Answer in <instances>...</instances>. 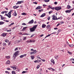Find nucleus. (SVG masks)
Returning <instances> with one entry per match:
<instances>
[{"instance_id": "nucleus-1", "label": "nucleus", "mask_w": 74, "mask_h": 74, "mask_svg": "<svg viewBox=\"0 0 74 74\" xmlns=\"http://www.w3.org/2000/svg\"><path fill=\"white\" fill-rule=\"evenodd\" d=\"M38 25H36L33 26V27L30 28V30L31 32H34L35 31V30H36V29L37 28V26Z\"/></svg>"}, {"instance_id": "nucleus-2", "label": "nucleus", "mask_w": 74, "mask_h": 74, "mask_svg": "<svg viewBox=\"0 0 74 74\" xmlns=\"http://www.w3.org/2000/svg\"><path fill=\"white\" fill-rule=\"evenodd\" d=\"M18 55H19V51H17L16 52L14 53L13 56V59H15L16 57L17 56H18Z\"/></svg>"}, {"instance_id": "nucleus-3", "label": "nucleus", "mask_w": 74, "mask_h": 74, "mask_svg": "<svg viewBox=\"0 0 74 74\" xmlns=\"http://www.w3.org/2000/svg\"><path fill=\"white\" fill-rule=\"evenodd\" d=\"M13 11V10H10V11L8 13V16L9 18H10L11 17V12Z\"/></svg>"}, {"instance_id": "nucleus-4", "label": "nucleus", "mask_w": 74, "mask_h": 74, "mask_svg": "<svg viewBox=\"0 0 74 74\" xmlns=\"http://www.w3.org/2000/svg\"><path fill=\"white\" fill-rule=\"evenodd\" d=\"M54 9L56 10L57 11H59V10H61V9H62V8L60 6H58L57 7H55L54 8Z\"/></svg>"}, {"instance_id": "nucleus-5", "label": "nucleus", "mask_w": 74, "mask_h": 74, "mask_svg": "<svg viewBox=\"0 0 74 74\" xmlns=\"http://www.w3.org/2000/svg\"><path fill=\"white\" fill-rule=\"evenodd\" d=\"M37 51H36V50H35L34 51L31 52L30 53V54H31V55H33V54H34V53H37Z\"/></svg>"}, {"instance_id": "nucleus-6", "label": "nucleus", "mask_w": 74, "mask_h": 74, "mask_svg": "<svg viewBox=\"0 0 74 74\" xmlns=\"http://www.w3.org/2000/svg\"><path fill=\"white\" fill-rule=\"evenodd\" d=\"M52 16L53 17L52 18L53 20H57V17H56V16L53 15Z\"/></svg>"}, {"instance_id": "nucleus-7", "label": "nucleus", "mask_w": 74, "mask_h": 74, "mask_svg": "<svg viewBox=\"0 0 74 74\" xmlns=\"http://www.w3.org/2000/svg\"><path fill=\"white\" fill-rule=\"evenodd\" d=\"M23 3V1H18L16 3V5H17V4H20L21 3Z\"/></svg>"}, {"instance_id": "nucleus-8", "label": "nucleus", "mask_w": 74, "mask_h": 74, "mask_svg": "<svg viewBox=\"0 0 74 74\" xmlns=\"http://www.w3.org/2000/svg\"><path fill=\"white\" fill-rule=\"evenodd\" d=\"M73 10V9H72L70 10H66L65 11V12L66 13H69L70 12H71V10Z\"/></svg>"}, {"instance_id": "nucleus-9", "label": "nucleus", "mask_w": 74, "mask_h": 74, "mask_svg": "<svg viewBox=\"0 0 74 74\" xmlns=\"http://www.w3.org/2000/svg\"><path fill=\"white\" fill-rule=\"evenodd\" d=\"M41 62V61L39 59H38L36 60H35L34 61V62L35 63H39L40 62Z\"/></svg>"}, {"instance_id": "nucleus-10", "label": "nucleus", "mask_w": 74, "mask_h": 74, "mask_svg": "<svg viewBox=\"0 0 74 74\" xmlns=\"http://www.w3.org/2000/svg\"><path fill=\"white\" fill-rule=\"evenodd\" d=\"M18 34H20V35H29L30 34L27 33L22 34V32H20Z\"/></svg>"}, {"instance_id": "nucleus-11", "label": "nucleus", "mask_w": 74, "mask_h": 74, "mask_svg": "<svg viewBox=\"0 0 74 74\" xmlns=\"http://www.w3.org/2000/svg\"><path fill=\"white\" fill-rule=\"evenodd\" d=\"M34 22V20L33 19L31 21H30L28 23L29 24H32Z\"/></svg>"}, {"instance_id": "nucleus-12", "label": "nucleus", "mask_w": 74, "mask_h": 74, "mask_svg": "<svg viewBox=\"0 0 74 74\" xmlns=\"http://www.w3.org/2000/svg\"><path fill=\"white\" fill-rule=\"evenodd\" d=\"M42 7L40 6H38V7H37V8H36V10H39V9H41L42 8Z\"/></svg>"}, {"instance_id": "nucleus-13", "label": "nucleus", "mask_w": 74, "mask_h": 74, "mask_svg": "<svg viewBox=\"0 0 74 74\" xmlns=\"http://www.w3.org/2000/svg\"><path fill=\"white\" fill-rule=\"evenodd\" d=\"M7 35V33H3L1 35V36H3V37H5Z\"/></svg>"}, {"instance_id": "nucleus-14", "label": "nucleus", "mask_w": 74, "mask_h": 74, "mask_svg": "<svg viewBox=\"0 0 74 74\" xmlns=\"http://www.w3.org/2000/svg\"><path fill=\"white\" fill-rule=\"evenodd\" d=\"M46 27V25L45 24H43L42 25V28H45Z\"/></svg>"}, {"instance_id": "nucleus-15", "label": "nucleus", "mask_w": 74, "mask_h": 74, "mask_svg": "<svg viewBox=\"0 0 74 74\" xmlns=\"http://www.w3.org/2000/svg\"><path fill=\"white\" fill-rule=\"evenodd\" d=\"M51 63H53V64H55V61H54V60H53V59H52L51 60Z\"/></svg>"}, {"instance_id": "nucleus-16", "label": "nucleus", "mask_w": 74, "mask_h": 74, "mask_svg": "<svg viewBox=\"0 0 74 74\" xmlns=\"http://www.w3.org/2000/svg\"><path fill=\"white\" fill-rule=\"evenodd\" d=\"M26 56L25 54L23 55H22L20 56V58H23L24 56Z\"/></svg>"}, {"instance_id": "nucleus-17", "label": "nucleus", "mask_w": 74, "mask_h": 74, "mask_svg": "<svg viewBox=\"0 0 74 74\" xmlns=\"http://www.w3.org/2000/svg\"><path fill=\"white\" fill-rule=\"evenodd\" d=\"M18 7H19V6H15L13 7V8H15V9L18 8Z\"/></svg>"}, {"instance_id": "nucleus-18", "label": "nucleus", "mask_w": 74, "mask_h": 74, "mask_svg": "<svg viewBox=\"0 0 74 74\" xmlns=\"http://www.w3.org/2000/svg\"><path fill=\"white\" fill-rule=\"evenodd\" d=\"M27 27H23V29L22 30V31H24L25 30H26Z\"/></svg>"}, {"instance_id": "nucleus-19", "label": "nucleus", "mask_w": 74, "mask_h": 74, "mask_svg": "<svg viewBox=\"0 0 74 74\" xmlns=\"http://www.w3.org/2000/svg\"><path fill=\"white\" fill-rule=\"evenodd\" d=\"M45 15V14L43 13L40 16V17H44V16Z\"/></svg>"}, {"instance_id": "nucleus-20", "label": "nucleus", "mask_w": 74, "mask_h": 74, "mask_svg": "<svg viewBox=\"0 0 74 74\" xmlns=\"http://www.w3.org/2000/svg\"><path fill=\"white\" fill-rule=\"evenodd\" d=\"M17 69V67H16V66H14L13 67V70H16V69Z\"/></svg>"}, {"instance_id": "nucleus-21", "label": "nucleus", "mask_w": 74, "mask_h": 74, "mask_svg": "<svg viewBox=\"0 0 74 74\" xmlns=\"http://www.w3.org/2000/svg\"><path fill=\"white\" fill-rule=\"evenodd\" d=\"M67 8L69 10V9L70 8H71V6H70L69 5H68Z\"/></svg>"}, {"instance_id": "nucleus-22", "label": "nucleus", "mask_w": 74, "mask_h": 74, "mask_svg": "<svg viewBox=\"0 0 74 74\" xmlns=\"http://www.w3.org/2000/svg\"><path fill=\"white\" fill-rule=\"evenodd\" d=\"M5 58H6V59H9L10 58V56H6Z\"/></svg>"}, {"instance_id": "nucleus-23", "label": "nucleus", "mask_w": 74, "mask_h": 74, "mask_svg": "<svg viewBox=\"0 0 74 74\" xmlns=\"http://www.w3.org/2000/svg\"><path fill=\"white\" fill-rule=\"evenodd\" d=\"M6 63L7 64H10V61L9 60H8L6 62Z\"/></svg>"}, {"instance_id": "nucleus-24", "label": "nucleus", "mask_w": 74, "mask_h": 74, "mask_svg": "<svg viewBox=\"0 0 74 74\" xmlns=\"http://www.w3.org/2000/svg\"><path fill=\"white\" fill-rule=\"evenodd\" d=\"M12 74H16V73H15V71H13L12 72Z\"/></svg>"}, {"instance_id": "nucleus-25", "label": "nucleus", "mask_w": 74, "mask_h": 74, "mask_svg": "<svg viewBox=\"0 0 74 74\" xmlns=\"http://www.w3.org/2000/svg\"><path fill=\"white\" fill-rule=\"evenodd\" d=\"M44 2H46V3H48L49 1V0H44Z\"/></svg>"}, {"instance_id": "nucleus-26", "label": "nucleus", "mask_w": 74, "mask_h": 74, "mask_svg": "<svg viewBox=\"0 0 74 74\" xmlns=\"http://www.w3.org/2000/svg\"><path fill=\"white\" fill-rule=\"evenodd\" d=\"M16 15H17V14H16V13L15 12H15L13 13V15L14 16H16Z\"/></svg>"}, {"instance_id": "nucleus-27", "label": "nucleus", "mask_w": 74, "mask_h": 74, "mask_svg": "<svg viewBox=\"0 0 74 74\" xmlns=\"http://www.w3.org/2000/svg\"><path fill=\"white\" fill-rule=\"evenodd\" d=\"M4 23V22H3V21L0 22V25H3Z\"/></svg>"}, {"instance_id": "nucleus-28", "label": "nucleus", "mask_w": 74, "mask_h": 74, "mask_svg": "<svg viewBox=\"0 0 74 74\" xmlns=\"http://www.w3.org/2000/svg\"><path fill=\"white\" fill-rule=\"evenodd\" d=\"M31 58L32 59V60H33L34 59V56H31Z\"/></svg>"}, {"instance_id": "nucleus-29", "label": "nucleus", "mask_w": 74, "mask_h": 74, "mask_svg": "<svg viewBox=\"0 0 74 74\" xmlns=\"http://www.w3.org/2000/svg\"><path fill=\"white\" fill-rule=\"evenodd\" d=\"M21 14L23 15H27V14L25 13H22Z\"/></svg>"}, {"instance_id": "nucleus-30", "label": "nucleus", "mask_w": 74, "mask_h": 74, "mask_svg": "<svg viewBox=\"0 0 74 74\" xmlns=\"http://www.w3.org/2000/svg\"><path fill=\"white\" fill-rule=\"evenodd\" d=\"M69 47H73V46H74V45H73V44H71L70 45H69Z\"/></svg>"}, {"instance_id": "nucleus-31", "label": "nucleus", "mask_w": 74, "mask_h": 74, "mask_svg": "<svg viewBox=\"0 0 74 74\" xmlns=\"http://www.w3.org/2000/svg\"><path fill=\"white\" fill-rule=\"evenodd\" d=\"M3 46H6L7 45V44L5 42H3Z\"/></svg>"}, {"instance_id": "nucleus-32", "label": "nucleus", "mask_w": 74, "mask_h": 74, "mask_svg": "<svg viewBox=\"0 0 74 74\" xmlns=\"http://www.w3.org/2000/svg\"><path fill=\"white\" fill-rule=\"evenodd\" d=\"M27 73V71H23L22 72V74H24V73Z\"/></svg>"}, {"instance_id": "nucleus-33", "label": "nucleus", "mask_w": 74, "mask_h": 74, "mask_svg": "<svg viewBox=\"0 0 74 74\" xmlns=\"http://www.w3.org/2000/svg\"><path fill=\"white\" fill-rule=\"evenodd\" d=\"M62 16H60L57 19V20H58V19H62Z\"/></svg>"}, {"instance_id": "nucleus-34", "label": "nucleus", "mask_w": 74, "mask_h": 74, "mask_svg": "<svg viewBox=\"0 0 74 74\" xmlns=\"http://www.w3.org/2000/svg\"><path fill=\"white\" fill-rule=\"evenodd\" d=\"M0 16H1V20H3V19H4V18H3V16L0 15Z\"/></svg>"}, {"instance_id": "nucleus-35", "label": "nucleus", "mask_w": 74, "mask_h": 74, "mask_svg": "<svg viewBox=\"0 0 74 74\" xmlns=\"http://www.w3.org/2000/svg\"><path fill=\"white\" fill-rule=\"evenodd\" d=\"M43 11V9H41V10H39L38 11H39V12H41V11Z\"/></svg>"}, {"instance_id": "nucleus-36", "label": "nucleus", "mask_w": 74, "mask_h": 74, "mask_svg": "<svg viewBox=\"0 0 74 74\" xmlns=\"http://www.w3.org/2000/svg\"><path fill=\"white\" fill-rule=\"evenodd\" d=\"M52 12L53 11L51 10V11L49 12V14H51V13H52Z\"/></svg>"}, {"instance_id": "nucleus-37", "label": "nucleus", "mask_w": 74, "mask_h": 74, "mask_svg": "<svg viewBox=\"0 0 74 74\" xmlns=\"http://www.w3.org/2000/svg\"><path fill=\"white\" fill-rule=\"evenodd\" d=\"M5 41L6 42H8L9 40H5Z\"/></svg>"}, {"instance_id": "nucleus-38", "label": "nucleus", "mask_w": 74, "mask_h": 74, "mask_svg": "<svg viewBox=\"0 0 74 74\" xmlns=\"http://www.w3.org/2000/svg\"><path fill=\"white\" fill-rule=\"evenodd\" d=\"M60 32H61V29H59L58 30V33H59Z\"/></svg>"}, {"instance_id": "nucleus-39", "label": "nucleus", "mask_w": 74, "mask_h": 74, "mask_svg": "<svg viewBox=\"0 0 74 74\" xmlns=\"http://www.w3.org/2000/svg\"><path fill=\"white\" fill-rule=\"evenodd\" d=\"M37 58H38V59H41V58H40L38 56H37Z\"/></svg>"}, {"instance_id": "nucleus-40", "label": "nucleus", "mask_w": 74, "mask_h": 74, "mask_svg": "<svg viewBox=\"0 0 74 74\" xmlns=\"http://www.w3.org/2000/svg\"><path fill=\"white\" fill-rule=\"evenodd\" d=\"M7 32H11V29L10 30H8L6 31Z\"/></svg>"}, {"instance_id": "nucleus-41", "label": "nucleus", "mask_w": 74, "mask_h": 74, "mask_svg": "<svg viewBox=\"0 0 74 74\" xmlns=\"http://www.w3.org/2000/svg\"><path fill=\"white\" fill-rule=\"evenodd\" d=\"M39 67H40V65H38L37 66V69H39Z\"/></svg>"}, {"instance_id": "nucleus-42", "label": "nucleus", "mask_w": 74, "mask_h": 74, "mask_svg": "<svg viewBox=\"0 0 74 74\" xmlns=\"http://www.w3.org/2000/svg\"><path fill=\"white\" fill-rule=\"evenodd\" d=\"M26 39V37H24V38L23 39V40H25Z\"/></svg>"}, {"instance_id": "nucleus-43", "label": "nucleus", "mask_w": 74, "mask_h": 74, "mask_svg": "<svg viewBox=\"0 0 74 74\" xmlns=\"http://www.w3.org/2000/svg\"><path fill=\"white\" fill-rule=\"evenodd\" d=\"M41 60H42V62H45V60H43V59H40Z\"/></svg>"}, {"instance_id": "nucleus-44", "label": "nucleus", "mask_w": 74, "mask_h": 74, "mask_svg": "<svg viewBox=\"0 0 74 74\" xmlns=\"http://www.w3.org/2000/svg\"><path fill=\"white\" fill-rule=\"evenodd\" d=\"M50 26H51V25H48L46 27H49Z\"/></svg>"}, {"instance_id": "nucleus-45", "label": "nucleus", "mask_w": 74, "mask_h": 74, "mask_svg": "<svg viewBox=\"0 0 74 74\" xmlns=\"http://www.w3.org/2000/svg\"><path fill=\"white\" fill-rule=\"evenodd\" d=\"M51 17L50 16H49L48 18H47V19L48 20H49V19H50V18Z\"/></svg>"}, {"instance_id": "nucleus-46", "label": "nucleus", "mask_w": 74, "mask_h": 74, "mask_svg": "<svg viewBox=\"0 0 74 74\" xmlns=\"http://www.w3.org/2000/svg\"><path fill=\"white\" fill-rule=\"evenodd\" d=\"M31 51H35V50H34L33 49H31Z\"/></svg>"}, {"instance_id": "nucleus-47", "label": "nucleus", "mask_w": 74, "mask_h": 74, "mask_svg": "<svg viewBox=\"0 0 74 74\" xmlns=\"http://www.w3.org/2000/svg\"><path fill=\"white\" fill-rule=\"evenodd\" d=\"M68 53L69 54H71V53H72L71 52H70L69 51H68Z\"/></svg>"}, {"instance_id": "nucleus-48", "label": "nucleus", "mask_w": 74, "mask_h": 74, "mask_svg": "<svg viewBox=\"0 0 74 74\" xmlns=\"http://www.w3.org/2000/svg\"><path fill=\"white\" fill-rule=\"evenodd\" d=\"M32 42H35L36 41V40H32Z\"/></svg>"}, {"instance_id": "nucleus-49", "label": "nucleus", "mask_w": 74, "mask_h": 74, "mask_svg": "<svg viewBox=\"0 0 74 74\" xmlns=\"http://www.w3.org/2000/svg\"><path fill=\"white\" fill-rule=\"evenodd\" d=\"M22 25H26V23H22Z\"/></svg>"}, {"instance_id": "nucleus-50", "label": "nucleus", "mask_w": 74, "mask_h": 74, "mask_svg": "<svg viewBox=\"0 0 74 74\" xmlns=\"http://www.w3.org/2000/svg\"><path fill=\"white\" fill-rule=\"evenodd\" d=\"M11 42H8V45H10V44H11Z\"/></svg>"}, {"instance_id": "nucleus-51", "label": "nucleus", "mask_w": 74, "mask_h": 74, "mask_svg": "<svg viewBox=\"0 0 74 74\" xmlns=\"http://www.w3.org/2000/svg\"><path fill=\"white\" fill-rule=\"evenodd\" d=\"M34 34H33L31 36L30 38H32V37L33 36H34Z\"/></svg>"}, {"instance_id": "nucleus-52", "label": "nucleus", "mask_w": 74, "mask_h": 74, "mask_svg": "<svg viewBox=\"0 0 74 74\" xmlns=\"http://www.w3.org/2000/svg\"><path fill=\"white\" fill-rule=\"evenodd\" d=\"M56 32H53V33H52V34H51H51H56Z\"/></svg>"}, {"instance_id": "nucleus-53", "label": "nucleus", "mask_w": 74, "mask_h": 74, "mask_svg": "<svg viewBox=\"0 0 74 74\" xmlns=\"http://www.w3.org/2000/svg\"><path fill=\"white\" fill-rule=\"evenodd\" d=\"M43 6L44 7H46V6H47V5L44 4L43 5Z\"/></svg>"}, {"instance_id": "nucleus-54", "label": "nucleus", "mask_w": 74, "mask_h": 74, "mask_svg": "<svg viewBox=\"0 0 74 74\" xmlns=\"http://www.w3.org/2000/svg\"><path fill=\"white\" fill-rule=\"evenodd\" d=\"M60 25V23H59L58 24H57V25H56L57 27H58V26H59Z\"/></svg>"}, {"instance_id": "nucleus-55", "label": "nucleus", "mask_w": 74, "mask_h": 74, "mask_svg": "<svg viewBox=\"0 0 74 74\" xmlns=\"http://www.w3.org/2000/svg\"><path fill=\"white\" fill-rule=\"evenodd\" d=\"M54 3V4L56 5V4H57L58 3H57V2H55Z\"/></svg>"}, {"instance_id": "nucleus-56", "label": "nucleus", "mask_w": 74, "mask_h": 74, "mask_svg": "<svg viewBox=\"0 0 74 74\" xmlns=\"http://www.w3.org/2000/svg\"><path fill=\"white\" fill-rule=\"evenodd\" d=\"M7 69V70H11V69L10 68H8Z\"/></svg>"}, {"instance_id": "nucleus-57", "label": "nucleus", "mask_w": 74, "mask_h": 74, "mask_svg": "<svg viewBox=\"0 0 74 74\" xmlns=\"http://www.w3.org/2000/svg\"><path fill=\"white\" fill-rule=\"evenodd\" d=\"M51 34H49L47 36V37H49V36H51Z\"/></svg>"}, {"instance_id": "nucleus-58", "label": "nucleus", "mask_w": 74, "mask_h": 74, "mask_svg": "<svg viewBox=\"0 0 74 74\" xmlns=\"http://www.w3.org/2000/svg\"><path fill=\"white\" fill-rule=\"evenodd\" d=\"M34 4H37V2H33Z\"/></svg>"}, {"instance_id": "nucleus-59", "label": "nucleus", "mask_w": 74, "mask_h": 74, "mask_svg": "<svg viewBox=\"0 0 74 74\" xmlns=\"http://www.w3.org/2000/svg\"><path fill=\"white\" fill-rule=\"evenodd\" d=\"M14 23H12L11 24H10L12 26V25H14Z\"/></svg>"}, {"instance_id": "nucleus-60", "label": "nucleus", "mask_w": 74, "mask_h": 74, "mask_svg": "<svg viewBox=\"0 0 74 74\" xmlns=\"http://www.w3.org/2000/svg\"><path fill=\"white\" fill-rule=\"evenodd\" d=\"M18 50V47L16 48L15 49V51H17Z\"/></svg>"}, {"instance_id": "nucleus-61", "label": "nucleus", "mask_w": 74, "mask_h": 74, "mask_svg": "<svg viewBox=\"0 0 74 74\" xmlns=\"http://www.w3.org/2000/svg\"><path fill=\"white\" fill-rule=\"evenodd\" d=\"M4 11H3V12H2L1 13V14H4Z\"/></svg>"}, {"instance_id": "nucleus-62", "label": "nucleus", "mask_w": 74, "mask_h": 74, "mask_svg": "<svg viewBox=\"0 0 74 74\" xmlns=\"http://www.w3.org/2000/svg\"><path fill=\"white\" fill-rule=\"evenodd\" d=\"M52 68H48V69L49 70H52Z\"/></svg>"}, {"instance_id": "nucleus-63", "label": "nucleus", "mask_w": 74, "mask_h": 74, "mask_svg": "<svg viewBox=\"0 0 74 74\" xmlns=\"http://www.w3.org/2000/svg\"><path fill=\"white\" fill-rule=\"evenodd\" d=\"M51 10H54V7H53V8L51 7Z\"/></svg>"}, {"instance_id": "nucleus-64", "label": "nucleus", "mask_w": 74, "mask_h": 74, "mask_svg": "<svg viewBox=\"0 0 74 74\" xmlns=\"http://www.w3.org/2000/svg\"><path fill=\"white\" fill-rule=\"evenodd\" d=\"M5 73H8H8H9V72H8V71H5Z\"/></svg>"}]
</instances>
